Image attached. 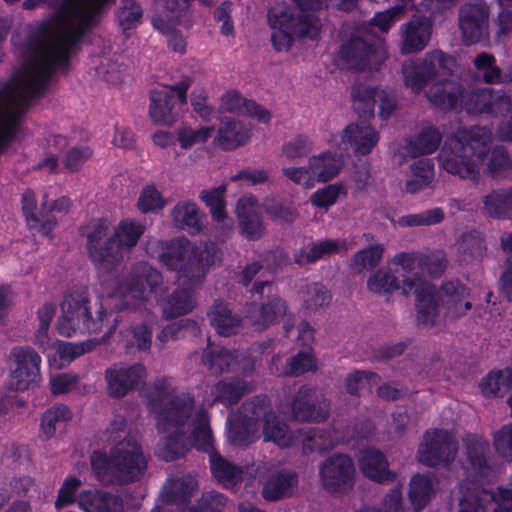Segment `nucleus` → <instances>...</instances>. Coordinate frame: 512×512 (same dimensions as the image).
<instances>
[{"instance_id": "nucleus-1", "label": "nucleus", "mask_w": 512, "mask_h": 512, "mask_svg": "<svg viewBox=\"0 0 512 512\" xmlns=\"http://www.w3.org/2000/svg\"><path fill=\"white\" fill-rule=\"evenodd\" d=\"M114 0H62L51 17L39 24L17 54L46 84L56 68L65 67L82 38L98 23Z\"/></svg>"}, {"instance_id": "nucleus-2", "label": "nucleus", "mask_w": 512, "mask_h": 512, "mask_svg": "<svg viewBox=\"0 0 512 512\" xmlns=\"http://www.w3.org/2000/svg\"><path fill=\"white\" fill-rule=\"evenodd\" d=\"M147 405L161 435L156 449L161 459L174 461L192 446L210 452L213 439L208 415L202 408L195 409L190 394H176L169 380H158Z\"/></svg>"}, {"instance_id": "nucleus-3", "label": "nucleus", "mask_w": 512, "mask_h": 512, "mask_svg": "<svg viewBox=\"0 0 512 512\" xmlns=\"http://www.w3.org/2000/svg\"><path fill=\"white\" fill-rule=\"evenodd\" d=\"M147 250L163 266L177 273L179 287L163 304L165 317L175 318L190 313L196 306L195 290L201 286L217 259L216 247L207 243L195 244L182 237L151 241Z\"/></svg>"}, {"instance_id": "nucleus-4", "label": "nucleus", "mask_w": 512, "mask_h": 512, "mask_svg": "<svg viewBox=\"0 0 512 512\" xmlns=\"http://www.w3.org/2000/svg\"><path fill=\"white\" fill-rule=\"evenodd\" d=\"M492 132L473 126L457 130L439 155V167L463 180L477 182L482 170L494 178H512V160L502 147L491 148Z\"/></svg>"}, {"instance_id": "nucleus-5", "label": "nucleus", "mask_w": 512, "mask_h": 512, "mask_svg": "<svg viewBox=\"0 0 512 512\" xmlns=\"http://www.w3.org/2000/svg\"><path fill=\"white\" fill-rule=\"evenodd\" d=\"M263 420L265 441H272L281 448L301 443L304 451H324L337 444L331 432L310 428L307 431L293 432L285 423L269 411V403L265 397H254L245 401L238 415L228 418L229 440L237 446H247L255 440L256 423Z\"/></svg>"}, {"instance_id": "nucleus-6", "label": "nucleus", "mask_w": 512, "mask_h": 512, "mask_svg": "<svg viewBox=\"0 0 512 512\" xmlns=\"http://www.w3.org/2000/svg\"><path fill=\"white\" fill-rule=\"evenodd\" d=\"M145 232V226L131 219H124L111 231L106 220L92 222L87 231L88 257L101 272H111L124 260Z\"/></svg>"}, {"instance_id": "nucleus-7", "label": "nucleus", "mask_w": 512, "mask_h": 512, "mask_svg": "<svg viewBox=\"0 0 512 512\" xmlns=\"http://www.w3.org/2000/svg\"><path fill=\"white\" fill-rule=\"evenodd\" d=\"M300 13L297 15L292 7L278 3L267 14L268 25L272 31L271 42L279 51H288L295 38L316 39L322 28L316 11L327 5L328 0H294Z\"/></svg>"}, {"instance_id": "nucleus-8", "label": "nucleus", "mask_w": 512, "mask_h": 512, "mask_svg": "<svg viewBox=\"0 0 512 512\" xmlns=\"http://www.w3.org/2000/svg\"><path fill=\"white\" fill-rule=\"evenodd\" d=\"M45 84L22 61L5 84L0 83V152L16 133L29 99L39 95Z\"/></svg>"}, {"instance_id": "nucleus-9", "label": "nucleus", "mask_w": 512, "mask_h": 512, "mask_svg": "<svg viewBox=\"0 0 512 512\" xmlns=\"http://www.w3.org/2000/svg\"><path fill=\"white\" fill-rule=\"evenodd\" d=\"M91 466L96 477L104 483H128L138 480L147 468V460L140 444L133 438L118 442L109 456L94 452Z\"/></svg>"}, {"instance_id": "nucleus-10", "label": "nucleus", "mask_w": 512, "mask_h": 512, "mask_svg": "<svg viewBox=\"0 0 512 512\" xmlns=\"http://www.w3.org/2000/svg\"><path fill=\"white\" fill-rule=\"evenodd\" d=\"M420 253L400 252L394 255L391 264L400 267L401 292L416 297L417 321L419 325H432L437 316V303L434 296V286L419 277Z\"/></svg>"}, {"instance_id": "nucleus-11", "label": "nucleus", "mask_w": 512, "mask_h": 512, "mask_svg": "<svg viewBox=\"0 0 512 512\" xmlns=\"http://www.w3.org/2000/svg\"><path fill=\"white\" fill-rule=\"evenodd\" d=\"M162 283L158 270L146 262H139L133 265L124 281L113 283L107 297L116 310L135 309L146 303Z\"/></svg>"}, {"instance_id": "nucleus-12", "label": "nucleus", "mask_w": 512, "mask_h": 512, "mask_svg": "<svg viewBox=\"0 0 512 512\" xmlns=\"http://www.w3.org/2000/svg\"><path fill=\"white\" fill-rule=\"evenodd\" d=\"M111 316L112 314L100 309L98 317L92 319L88 300L81 294H70L61 303V314L56 327L59 334L65 337H72L78 333L97 332L102 330L104 323L108 322Z\"/></svg>"}, {"instance_id": "nucleus-13", "label": "nucleus", "mask_w": 512, "mask_h": 512, "mask_svg": "<svg viewBox=\"0 0 512 512\" xmlns=\"http://www.w3.org/2000/svg\"><path fill=\"white\" fill-rule=\"evenodd\" d=\"M453 57L441 50H433L425 55L420 63L407 61L402 66L404 84L414 93H420L430 82L446 78L455 68Z\"/></svg>"}, {"instance_id": "nucleus-14", "label": "nucleus", "mask_w": 512, "mask_h": 512, "mask_svg": "<svg viewBox=\"0 0 512 512\" xmlns=\"http://www.w3.org/2000/svg\"><path fill=\"white\" fill-rule=\"evenodd\" d=\"M343 167V159L329 151L313 155L305 166L284 167L283 175L294 184L311 189L316 184L335 178Z\"/></svg>"}, {"instance_id": "nucleus-15", "label": "nucleus", "mask_w": 512, "mask_h": 512, "mask_svg": "<svg viewBox=\"0 0 512 512\" xmlns=\"http://www.w3.org/2000/svg\"><path fill=\"white\" fill-rule=\"evenodd\" d=\"M458 453V442L454 432L448 429L433 428L425 432L417 451L420 463L436 467L452 463Z\"/></svg>"}, {"instance_id": "nucleus-16", "label": "nucleus", "mask_w": 512, "mask_h": 512, "mask_svg": "<svg viewBox=\"0 0 512 512\" xmlns=\"http://www.w3.org/2000/svg\"><path fill=\"white\" fill-rule=\"evenodd\" d=\"M190 86L188 79L174 84L163 83L150 92L149 115L152 121L160 125H172L177 113L176 104L187 103V90Z\"/></svg>"}, {"instance_id": "nucleus-17", "label": "nucleus", "mask_w": 512, "mask_h": 512, "mask_svg": "<svg viewBox=\"0 0 512 512\" xmlns=\"http://www.w3.org/2000/svg\"><path fill=\"white\" fill-rule=\"evenodd\" d=\"M340 57L350 69L376 67L386 57L384 42L370 34L353 36L342 46Z\"/></svg>"}, {"instance_id": "nucleus-18", "label": "nucleus", "mask_w": 512, "mask_h": 512, "mask_svg": "<svg viewBox=\"0 0 512 512\" xmlns=\"http://www.w3.org/2000/svg\"><path fill=\"white\" fill-rule=\"evenodd\" d=\"M41 357L29 346L14 347L9 355L8 387L23 391L40 379Z\"/></svg>"}, {"instance_id": "nucleus-19", "label": "nucleus", "mask_w": 512, "mask_h": 512, "mask_svg": "<svg viewBox=\"0 0 512 512\" xmlns=\"http://www.w3.org/2000/svg\"><path fill=\"white\" fill-rule=\"evenodd\" d=\"M284 413L297 421L320 422L329 415V403L315 389L302 386Z\"/></svg>"}, {"instance_id": "nucleus-20", "label": "nucleus", "mask_w": 512, "mask_h": 512, "mask_svg": "<svg viewBox=\"0 0 512 512\" xmlns=\"http://www.w3.org/2000/svg\"><path fill=\"white\" fill-rule=\"evenodd\" d=\"M434 296L437 308L439 307V302H441L445 310L444 317L447 321H454L465 316L472 308L469 289L458 281H449L443 284L438 293L434 288ZM437 315H439L438 311ZM437 318L438 316H436L435 320ZM435 323L436 321L432 325L423 326L432 327Z\"/></svg>"}, {"instance_id": "nucleus-21", "label": "nucleus", "mask_w": 512, "mask_h": 512, "mask_svg": "<svg viewBox=\"0 0 512 512\" xmlns=\"http://www.w3.org/2000/svg\"><path fill=\"white\" fill-rule=\"evenodd\" d=\"M355 468L346 455L338 454L327 458L319 467L323 488L331 493L343 492L352 484Z\"/></svg>"}, {"instance_id": "nucleus-22", "label": "nucleus", "mask_w": 512, "mask_h": 512, "mask_svg": "<svg viewBox=\"0 0 512 512\" xmlns=\"http://www.w3.org/2000/svg\"><path fill=\"white\" fill-rule=\"evenodd\" d=\"M489 11L485 4H466L460 10L459 26L465 43L475 44L489 37Z\"/></svg>"}, {"instance_id": "nucleus-23", "label": "nucleus", "mask_w": 512, "mask_h": 512, "mask_svg": "<svg viewBox=\"0 0 512 512\" xmlns=\"http://www.w3.org/2000/svg\"><path fill=\"white\" fill-rule=\"evenodd\" d=\"M353 108L361 117L372 116L376 100H379V114L383 119L388 118L395 108L394 98L384 90L359 84L352 90Z\"/></svg>"}, {"instance_id": "nucleus-24", "label": "nucleus", "mask_w": 512, "mask_h": 512, "mask_svg": "<svg viewBox=\"0 0 512 512\" xmlns=\"http://www.w3.org/2000/svg\"><path fill=\"white\" fill-rule=\"evenodd\" d=\"M146 376V369L142 364L114 365L105 372L108 393L112 397L121 398L144 383Z\"/></svg>"}, {"instance_id": "nucleus-25", "label": "nucleus", "mask_w": 512, "mask_h": 512, "mask_svg": "<svg viewBox=\"0 0 512 512\" xmlns=\"http://www.w3.org/2000/svg\"><path fill=\"white\" fill-rule=\"evenodd\" d=\"M240 233L248 240H258L264 235L261 207L253 196L241 197L235 208Z\"/></svg>"}, {"instance_id": "nucleus-26", "label": "nucleus", "mask_w": 512, "mask_h": 512, "mask_svg": "<svg viewBox=\"0 0 512 512\" xmlns=\"http://www.w3.org/2000/svg\"><path fill=\"white\" fill-rule=\"evenodd\" d=\"M226 185H220L215 188L203 190L199 198L210 209L211 217L215 222V229L219 232L221 240L227 238L234 228V221L225 211L224 196Z\"/></svg>"}, {"instance_id": "nucleus-27", "label": "nucleus", "mask_w": 512, "mask_h": 512, "mask_svg": "<svg viewBox=\"0 0 512 512\" xmlns=\"http://www.w3.org/2000/svg\"><path fill=\"white\" fill-rule=\"evenodd\" d=\"M403 54L416 53L423 50L429 43L432 33L430 21L424 16H413L400 29Z\"/></svg>"}, {"instance_id": "nucleus-28", "label": "nucleus", "mask_w": 512, "mask_h": 512, "mask_svg": "<svg viewBox=\"0 0 512 512\" xmlns=\"http://www.w3.org/2000/svg\"><path fill=\"white\" fill-rule=\"evenodd\" d=\"M219 111L222 113L247 115L260 123H268L271 120V113L267 109L245 98L240 92L234 89L228 90L222 94Z\"/></svg>"}, {"instance_id": "nucleus-29", "label": "nucleus", "mask_w": 512, "mask_h": 512, "mask_svg": "<svg viewBox=\"0 0 512 512\" xmlns=\"http://www.w3.org/2000/svg\"><path fill=\"white\" fill-rule=\"evenodd\" d=\"M342 142L348 144L356 155H367L376 147L380 136L369 124L352 123L341 133Z\"/></svg>"}, {"instance_id": "nucleus-30", "label": "nucleus", "mask_w": 512, "mask_h": 512, "mask_svg": "<svg viewBox=\"0 0 512 512\" xmlns=\"http://www.w3.org/2000/svg\"><path fill=\"white\" fill-rule=\"evenodd\" d=\"M464 87L456 80L443 79L434 82L426 92L429 102L441 109L451 110L463 102Z\"/></svg>"}, {"instance_id": "nucleus-31", "label": "nucleus", "mask_w": 512, "mask_h": 512, "mask_svg": "<svg viewBox=\"0 0 512 512\" xmlns=\"http://www.w3.org/2000/svg\"><path fill=\"white\" fill-rule=\"evenodd\" d=\"M197 487V482L192 476L169 480L161 493V501L164 505H156L151 512H171L168 508L169 505H176L177 508H180Z\"/></svg>"}, {"instance_id": "nucleus-32", "label": "nucleus", "mask_w": 512, "mask_h": 512, "mask_svg": "<svg viewBox=\"0 0 512 512\" xmlns=\"http://www.w3.org/2000/svg\"><path fill=\"white\" fill-rule=\"evenodd\" d=\"M203 363L213 373L229 371L248 373L254 369V362L250 358L224 349L206 353L203 357Z\"/></svg>"}, {"instance_id": "nucleus-33", "label": "nucleus", "mask_w": 512, "mask_h": 512, "mask_svg": "<svg viewBox=\"0 0 512 512\" xmlns=\"http://www.w3.org/2000/svg\"><path fill=\"white\" fill-rule=\"evenodd\" d=\"M251 135L252 130L248 124L226 118L221 121L214 141L223 150L229 151L246 145L251 139Z\"/></svg>"}, {"instance_id": "nucleus-34", "label": "nucleus", "mask_w": 512, "mask_h": 512, "mask_svg": "<svg viewBox=\"0 0 512 512\" xmlns=\"http://www.w3.org/2000/svg\"><path fill=\"white\" fill-rule=\"evenodd\" d=\"M190 0H155V14L152 24L159 32H168L169 23L185 24V11Z\"/></svg>"}, {"instance_id": "nucleus-35", "label": "nucleus", "mask_w": 512, "mask_h": 512, "mask_svg": "<svg viewBox=\"0 0 512 512\" xmlns=\"http://www.w3.org/2000/svg\"><path fill=\"white\" fill-rule=\"evenodd\" d=\"M77 504L83 512H125L123 500L118 495L97 489L82 491Z\"/></svg>"}, {"instance_id": "nucleus-36", "label": "nucleus", "mask_w": 512, "mask_h": 512, "mask_svg": "<svg viewBox=\"0 0 512 512\" xmlns=\"http://www.w3.org/2000/svg\"><path fill=\"white\" fill-rule=\"evenodd\" d=\"M359 468L367 478L378 483H391L396 480V473L390 471L385 456L375 449L362 451Z\"/></svg>"}, {"instance_id": "nucleus-37", "label": "nucleus", "mask_w": 512, "mask_h": 512, "mask_svg": "<svg viewBox=\"0 0 512 512\" xmlns=\"http://www.w3.org/2000/svg\"><path fill=\"white\" fill-rule=\"evenodd\" d=\"M249 391L246 382L242 380H221L214 385L207 387L203 402L207 405H213L221 402L226 406L232 405Z\"/></svg>"}, {"instance_id": "nucleus-38", "label": "nucleus", "mask_w": 512, "mask_h": 512, "mask_svg": "<svg viewBox=\"0 0 512 512\" xmlns=\"http://www.w3.org/2000/svg\"><path fill=\"white\" fill-rule=\"evenodd\" d=\"M437 493V479L432 475L415 474L411 477L408 498L412 508L422 510Z\"/></svg>"}, {"instance_id": "nucleus-39", "label": "nucleus", "mask_w": 512, "mask_h": 512, "mask_svg": "<svg viewBox=\"0 0 512 512\" xmlns=\"http://www.w3.org/2000/svg\"><path fill=\"white\" fill-rule=\"evenodd\" d=\"M298 486L297 474L292 471H281L273 474L264 484L262 496L267 501H277L290 497Z\"/></svg>"}, {"instance_id": "nucleus-40", "label": "nucleus", "mask_w": 512, "mask_h": 512, "mask_svg": "<svg viewBox=\"0 0 512 512\" xmlns=\"http://www.w3.org/2000/svg\"><path fill=\"white\" fill-rule=\"evenodd\" d=\"M286 304L277 296H273L268 302L256 306L252 304L247 310L246 319L259 328H265L278 318L284 316Z\"/></svg>"}, {"instance_id": "nucleus-41", "label": "nucleus", "mask_w": 512, "mask_h": 512, "mask_svg": "<svg viewBox=\"0 0 512 512\" xmlns=\"http://www.w3.org/2000/svg\"><path fill=\"white\" fill-rule=\"evenodd\" d=\"M347 251L348 246L345 240L325 239L314 243L308 251L297 250L294 253V260L299 265H305L314 263L325 256Z\"/></svg>"}, {"instance_id": "nucleus-42", "label": "nucleus", "mask_w": 512, "mask_h": 512, "mask_svg": "<svg viewBox=\"0 0 512 512\" xmlns=\"http://www.w3.org/2000/svg\"><path fill=\"white\" fill-rule=\"evenodd\" d=\"M442 140L440 131L432 126L426 125L422 127L421 131L417 136L409 140L404 149L410 157H418L421 155H427L434 153Z\"/></svg>"}, {"instance_id": "nucleus-43", "label": "nucleus", "mask_w": 512, "mask_h": 512, "mask_svg": "<svg viewBox=\"0 0 512 512\" xmlns=\"http://www.w3.org/2000/svg\"><path fill=\"white\" fill-rule=\"evenodd\" d=\"M171 218L178 228L197 233L202 228L201 214L192 201L178 202L170 212Z\"/></svg>"}, {"instance_id": "nucleus-44", "label": "nucleus", "mask_w": 512, "mask_h": 512, "mask_svg": "<svg viewBox=\"0 0 512 512\" xmlns=\"http://www.w3.org/2000/svg\"><path fill=\"white\" fill-rule=\"evenodd\" d=\"M72 418V412L63 404H56L47 409L42 415L40 435L48 440L54 437L57 431L62 430Z\"/></svg>"}, {"instance_id": "nucleus-45", "label": "nucleus", "mask_w": 512, "mask_h": 512, "mask_svg": "<svg viewBox=\"0 0 512 512\" xmlns=\"http://www.w3.org/2000/svg\"><path fill=\"white\" fill-rule=\"evenodd\" d=\"M434 178V163L431 159L422 158L410 166V175L405 183V190L416 193L427 187Z\"/></svg>"}, {"instance_id": "nucleus-46", "label": "nucleus", "mask_w": 512, "mask_h": 512, "mask_svg": "<svg viewBox=\"0 0 512 512\" xmlns=\"http://www.w3.org/2000/svg\"><path fill=\"white\" fill-rule=\"evenodd\" d=\"M401 286V281L389 268L378 269L367 279L368 290L376 295H391L393 292L401 290Z\"/></svg>"}, {"instance_id": "nucleus-47", "label": "nucleus", "mask_w": 512, "mask_h": 512, "mask_svg": "<svg viewBox=\"0 0 512 512\" xmlns=\"http://www.w3.org/2000/svg\"><path fill=\"white\" fill-rule=\"evenodd\" d=\"M211 324L218 334L229 336L237 331L241 320L232 315L228 306L223 302H215L208 313Z\"/></svg>"}, {"instance_id": "nucleus-48", "label": "nucleus", "mask_w": 512, "mask_h": 512, "mask_svg": "<svg viewBox=\"0 0 512 512\" xmlns=\"http://www.w3.org/2000/svg\"><path fill=\"white\" fill-rule=\"evenodd\" d=\"M280 360L276 357L272 360L270 370L276 375H300L316 368L315 360L312 356L311 348L307 347L291 358L290 362L284 369H279L277 362Z\"/></svg>"}, {"instance_id": "nucleus-49", "label": "nucleus", "mask_w": 512, "mask_h": 512, "mask_svg": "<svg viewBox=\"0 0 512 512\" xmlns=\"http://www.w3.org/2000/svg\"><path fill=\"white\" fill-rule=\"evenodd\" d=\"M472 64L473 71L484 83L494 84L503 82L502 71L497 66V61L493 54L481 52L473 58Z\"/></svg>"}, {"instance_id": "nucleus-50", "label": "nucleus", "mask_w": 512, "mask_h": 512, "mask_svg": "<svg viewBox=\"0 0 512 512\" xmlns=\"http://www.w3.org/2000/svg\"><path fill=\"white\" fill-rule=\"evenodd\" d=\"M122 339L127 348L148 350L152 342V327L150 321L135 323L122 332Z\"/></svg>"}, {"instance_id": "nucleus-51", "label": "nucleus", "mask_w": 512, "mask_h": 512, "mask_svg": "<svg viewBox=\"0 0 512 512\" xmlns=\"http://www.w3.org/2000/svg\"><path fill=\"white\" fill-rule=\"evenodd\" d=\"M512 384V370L504 369L489 373L480 383L482 393L487 397L504 395Z\"/></svg>"}, {"instance_id": "nucleus-52", "label": "nucleus", "mask_w": 512, "mask_h": 512, "mask_svg": "<svg viewBox=\"0 0 512 512\" xmlns=\"http://www.w3.org/2000/svg\"><path fill=\"white\" fill-rule=\"evenodd\" d=\"M384 251L385 247L380 243L357 251L351 258L352 269L359 273L373 269L381 262Z\"/></svg>"}, {"instance_id": "nucleus-53", "label": "nucleus", "mask_w": 512, "mask_h": 512, "mask_svg": "<svg viewBox=\"0 0 512 512\" xmlns=\"http://www.w3.org/2000/svg\"><path fill=\"white\" fill-rule=\"evenodd\" d=\"M97 345L95 340L89 339L83 342L72 343L64 341H56L54 344L55 356H58L62 364H68L77 357L84 355L87 352L92 351Z\"/></svg>"}, {"instance_id": "nucleus-54", "label": "nucleus", "mask_w": 512, "mask_h": 512, "mask_svg": "<svg viewBox=\"0 0 512 512\" xmlns=\"http://www.w3.org/2000/svg\"><path fill=\"white\" fill-rule=\"evenodd\" d=\"M210 465L213 475L225 486H232L240 479L241 470L214 452H210Z\"/></svg>"}, {"instance_id": "nucleus-55", "label": "nucleus", "mask_w": 512, "mask_h": 512, "mask_svg": "<svg viewBox=\"0 0 512 512\" xmlns=\"http://www.w3.org/2000/svg\"><path fill=\"white\" fill-rule=\"evenodd\" d=\"M485 213L494 218L510 217L509 214V190H493L483 199Z\"/></svg>"}, {"instance_id": "nucleus-56", "label": "nucleus", "mask_w": 512, "mask_h": 512, "mask_svg": "<svg viewBox=\"0 0 512 512\" xmlns=\"http://www.w3.org/2000/svg\"><path fill=\"white\" fill-rule=\"evenodd\" d=\"M444 219V211L442 208L435 207L420 213L408 214L398 218L396 224L402 228L430 226L442 222Z\"/></svg>"}, {"instance_id": "nucleus-57", "label": "nucleus", "mask_w": 512, "mask_h": 512, "mask_svg": "<svg viewBox=\"0 0 512 512\" xmlns=\"http://www.w3.org/2000/svg\"><path fill=\"white\" fill-rule=\"evenodd\" d=\"M143 10L135 0H122L117 11V22L123 31L136 28L142 20Z\"/></svg>"}, {"instance_id": "nucleus-58", "label": "nucleus", "mask_w": 512, "mask_h": 512, "mask_svg": "<svg viewBox=\"0 0 512 512\" xmlns=\"http://www.w3.org/2000/svg\"><path fill=\"white\" fill-rule=\"evenodd\" d=\"M213 134L214 127L212 126L182 127L177 130V139L181 148L189 149L194 145L207 142Z\"/></svg>"}, {"instance_id": "nucleus-59", "label": "nucleus", "mask_w": 512, "mask_h": 512, "mask_svg": "<svg viewBox=\"0 0 512 512\" xmlns=\"http://www.w3.org/2000/svg\"><path fill=\"white\" fill-rule=\"evenodd\" d=\"M302 300L306 309L314 311L327 306L331 301V294L324 285L312 283L302 292Z\"/></svg>"}, {"instance_id": "nucleus-60", "label": "nucleus", "mask_w": 512, "mask_h": 512, "mask_svg": "<svg viewBox=\"0 0 512 512\" xmlns=\"http://www.w3.org/2000/svg\"><path fill=\"white\" fill-rule=\"evenodd\" d=\"M378 380V376L374 373L355 371L347 375L345 386L348 393L360 395L370 391L374 385L378 384Z\"/></svg>"}, {"instance_id": "nucleus-61", "label": "nucleus", "mask_w": 512, "mask_h": 512, "mask_svg": "<svg viewBox=\"0 0 512 512\" xmlns=\"http://www.w3.org/2000/svg\"><path fill=\"white\" fill-rule=\"evenodd\" d=\"M420 271L430 276H440L447 265L446 254L442 250L420 253Z\"/></svg>"}, {"instance_id": "nucleus-62", "label": "nucleus", "mask_w": 512, "mask_h": 512, "mask_svg": "<svg viewBox=\"0 0 512 512\" xmlns=\"http://www.w3.org/2000/svg\"><path fill=\"white\" fill-rule=\"evenodd\" d=\"M491 93L492 88H481L474 90L468 96L463 94V102H460V106L469 113H486Z\"/></svg>"}, {"instance_id": "nucleus-63", "label": "nucleus", "mask_w": 512, "mask_h": 512, "mask_svg": "<svg viewBox=\"0 0 512 512\" xmlns=\"http://www.w3.org/2000/svg\"><path fill=\"white\" fill-rule=\"evenodd\" d=\"M313 149L311 140L305 135H298L282 146V155L289 161H296L309 154Z\"/></svg>"}, {"instance_id": "nucleus-64", "label": "nucleus", "mask_w": 512, "mask_h": 512, "mask_svg": "<svg viewBox=\"0 0 512 512\" xmlns=\"http://www.w3.org/2000/svg\"><path fill=\"white\" fill-rule=\"evenodd\" d=\"M91 156L92 150L88 146H71L64 154L63 167L68 172L78 171Z\"/></svg>"}]
</instances>
